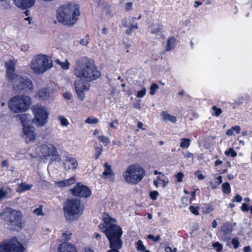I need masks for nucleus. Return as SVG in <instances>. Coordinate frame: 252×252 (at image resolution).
<instances>
[{
	"label": "nucleus",
	"instance_id": "nucleus-57",
	"mask_svg": "<svg viewBox=\"0 0 252 252\" xmlns=\"http://www.w3.org/2000/svg\"><path fill=\"white\" fill-rule=\"evenodd\" d=\"M241 210L243 211H248L249 210V207L247 204L246 203H243L241 206Z\"/></svg>",
	"mask_w": 252,
	"mask_h": 252
},
{
	"label": "nucleus",
	"instance_id": "nucleus-54",
	"mask_svg": "<svg viewBox=\"0 0 252 252\" xmlns=\"http://www.w3.org/2000/svg\"><path fill=\"white\" fill-rule=\"evenodd\" d=\"M195 174L199 180H203L205 178V177L201 173V172L199 170L196 171Z\"/></svg>",
	"mask_w": 252,
	"mask_h": 252
},
{
	"label": "nucleus",
	"instance_id": "nucleus-15",
	"mask_svg": "<svg viewBox=\"0 0 252 252\" xmlns=\"http://www.w3.org/2000/svg\"><path fill=\"white\" fill-rule=\"evenodd\" d=\"M74 86L78 97L81 101H83L85 98L84 91L89 90L88 84H85L81 80H76L74 82Z\"/></svg>",
	"mask_w": 252,
	"mask_h": 252
},
{
	"label": "nucleus",
	"instance_id": "nucleus-40",
	"mask_svg": "<svg viewBox=\"0 0 252 252\" xmlns=\"http://www.w3.org/2000/svg\"><path fill=\"white\" fill-rule=\"evenodd\" d=\"M98 139L103 143H105L106 145L108 144L110 141L109 138L106 136L101 135L98 136Z\"/></svg>",
	"mask_w": 252,
	"mask_h": 252
},
{
	"label": "nucleus",
	"instance_id": "nucleus-2",
	"mask_svg": "<svg viewBox=\"0 0 252 252\" xmlns=\"http://www.w3.org/2000/svg\"><path fill=\"white\" fill-rule=\"evenodd\" d=\"M73 73L76 77L87 82L96 80L100 76L93 61L86 57L75 60Z\"/></svg>",
	"mask_w": 252,
	"mask_h": 252
},
{
	"label": "nucleus",
	"instance_id": "nucleus-8",
	"mask_svg": "<svg viewBox=\"0 0 252 252\" xmlns=\"http://www.w3.org/2000/svg\"><path fill=\"white\" fill-rule=\"evenodd\" d=\"M36 151L40 156L45 159L51 157L52 160L57 162L61 161V157L59 155L57 148L51 143L44 142L37 147Z\"/></svg>",
	"mask_w": 252,
	"mask_h": 252
},
{
	"label": "nucleus",
	"instance_id": "nucleus-27",
	"mask_svg": "<svg viewBox=\"0 0 252 252\" xmlns=\"http://www.w3.org/2000/svg\"><path fill=\"white\" fill-rule=\"evenodd\" d=\"M176 39L174 37L169 38L167 41V44L165 50L166 51H169L174 48L175 44Z\"/></svg>",
	"mask_w": 252,
	"mask_h": 252
},
{
	"label": "nucleus",
	"instance_id": "nucleus-22",
	"mask_svg": "<svg viewBox=\"0 0 252 252\" xmlns=\"http://www.w3.org/2000/svg\"><path fill=\"white\" fill-rule=\"evenodd\" d=\"M160 116L162 120L164 121H169L173 123H175L177 121V118L175 116L171 115L166 111H162Z\"/></svg>",
	"mask_w": 252,
	"mask_h": 252
},
{
	"label": "nucleus",
	"instance_id": "nucleus-7",
	"mask_svg": "<svg viewBox=\"0 0 252 252\" xmlns=\"http://www.w3.org/2000/svg\"><path fill=\"white\" fill-rule=\"evenodd\" d=\"M31 103V98L29 96L18 95L10 100L9 107L15 113H22L29 109Z\"/></svg>",
	"mask_w": 252,
	"mask_h": 252
},
{
	"label": "nucleus",
	"instance_id": "nucleus-43",
	"mask_svg": "<svg viewBox=\"0 0 252 252\" xmlns=\"http://www.w3.org/2000/svg\"><path fill=\"white\" fill-rule=\"evenodd\" d=\"M33 212L37 216L42 215L44 214L42 213V206L40 205L38 208H36L33 211Z\"/></svg>",
	"mask_w": 252,
	"mask_h": 252
},
{
	"label": "nucleus",
	"instance_id": "nucleus-63",
	"mask_svg": "<svg viewBox=\"0 0 252 252\" xmlns=\"http://www.w3.org/2000/svg\"><path fill=\"white\" fill-rule=\"evenodd\" d=\"M112 142H113V145H118V146L121 145V142L118 140H115L113 141Z\"/></svg>",
	"mask_w": 252,
	"mask_h": 252
},
{
	"label": "nucleus",
	"instance_id": "nucleus-44",
	"mask_svg": "<svg viewBox=\"0 0 252 252\" xmlns=\"http://www.w3.org/2000/svg\"><path fill=\"white\" fill-rule=\"evenodd\" d=\"M72 235V233L69 231H65L62 234V236L63 240H68L70 239L71 236Z\"/></svg>",
	"mask_w": 252,
	"mask_h": 252
},
{
	"label": "nucleus",
	"instance_id": "nucleus-23",
	"mask_svg": "<svg viewBox=\"0 0 252 252\" xmlns=\"http://www.w3.org/2000/svg\"><path fill=\"white\" fill-rule=\"evenodd\" d=\"M32 187V185L31 184H26L25 183H21L20 184L16 190L17 192H22L25 191L30 190Z\"/></svg>",
	"mask_w": 252,
	"mask_h": 252
},
{
	"label": "nucleus",
	"instance_id": "nucleus-6",
	"mask_svg": "<svg viewBox=\"0 0 252 252\" xmlns=\"http://www.w3.org/2000/svg\"><path fill=\"white\" fill-rule=\"evenodd\" d=\"M30 66L35 73L41 74L53 66V62L48 56L40 54L32 58Z\"/></svg>",
	"mask_w": 252,
	"mask_h": 252
},
{
	"label": "nucleus",
	"instance_id": "nucleus-11",
	"mask_svg": "<svg viewBox=\"0 0 252 252\" xmlns=\"http://www.w3.org/2000/svg\"><path fill=\"white\" fill-rule=\"evenodd\" d=\"M9 80L13 84V89L17 92L24 90H31L32 88V81L21 75L16 74Z\"/></svg>",
	"mask_w": 252,
	"mask_h": 252
},
{
	"label": "nucleus",
	"instance_id": "nucleus-60",
	"mask_svg": "<svg viewBox=\"0 0 252 252\" xmlns=\"http://www.w3.org/2000/svg\"><path fill=\"white\" fill-rule=\"evenodd\" d=\"M116 123L117 124H118V121H117V120H115L114 121L112 122L111 123H110L109 124V126L113 128H115V129H117V127L115 126V125H114V123Z\"/></svg>",
	"mask_w": 252,
	"mask_h": 252
},
{
	"label": "nucleus",
	"instance_id": "nucleus-34",
	"mask_svg": "<svg viewBox=\"0 0 252 252\" xmlns=\"http://www.w3.org/2000/svg\"><path fill=\"white\" fill-rule=\"evenodd\" d=\"M58 119L61 123V125L63 126H67L69 125V123L67 120L63 116H59Z\"/></svg>",
	"mask_w": 252,
	"mask_h": 252
},
{
	"label": "nucleus",
	"instance_id": "nucleus-61",
	"mask_svg": "<svg viewBox=\"0 0 252 252\" xmlns=\"http://www.w3.org/2000/svg\"><path fill=\"white\" fill-rule=\"evenodd\" d=\"M63 97L66 99L69 100L71 98V94L68 93H64Z\"/></svg>",
	"mask_w": 252,
	"mask_h": 252
},
{
	"label": "nucleus",
	"instance_id": "nucleus-12",
	"mask_svg": "<svg viewBox=\"0 0 252 252\" xmlns=\"http://www.w3.org/2000/svg\"><path fill=\"white\" fill-rule=\"evenodd\" d=\"M24 247L15 238L0 245V252H24Z\"/></svg>",
	"mask_w": 252,
	"mask_h": 252
},
{
	"label": "nucleus",
	"instance_id": "nucleus-42",
	"mask_svg": "<svg viewBox=\"0 0 252 252\" xmlns=\"http://www.w3.org/2000/svg\"><path fill=\"white\" fill-rule=\"evenodd\" d=\"M212 246L218 252H220L222 249V245L218 242L213 243Z\"/></svg>",
	"mask_w": 252,
	"mask_h": 252
},
{
	"label": "nucleus",
	"instance_id": "nucleus-56",
	"mask_svg": "<svg viewBox=\"0 0 252 252\" xmlns=\"http://www.w3.org/2000/svg\"><path fill=\"white\" fill-rule=\"evenodd\" d=\"M132 23L131 25H129V27L131 30H135L138 29L137 23H134L133 22H131Z\"/></svg>",
	"mask_w": 252,
	"mask_h": 252
},
{
	"label": "nucleus",
	"instance_id": "nucleus-59",
	"mask_svg": "<svg viewBox=\"0 0 252 252\" xmlns=\"http://www.w3.org/2000/svg\"><path fill=\"white\" fill-rule=\"evenodd\" d=\"M185 156L186 158H191L192 159L194 158V155L193 154L189 153V152H187L186 154L185 155Z\"/></svg>",
	"mask_w": 252,
	"mask_h": 252
},
{
	"label": "nucleus",
	"instance_id": "nucleus-3",
	"mask_svg": "<svg viewBox=\"0 0 252 252\" xmlns=\"http://www.w3.org/2000/svg\"><path fill=\"white\" fill-rule=\"evenodd\" d=\"M80 15L79 6L73 2H67L60 6L56 12L58 21L64 26L75 25Z\"/></svg>",
	"mask_w": 252,
	"mask_h": 252
},
{
	"label": "nucleus",
	"instance_id": "nucleus-16",
	"mask_svg": "<svg viewBox=\"0 0 252 252\" xmlns=\"http://www.w3.org/2000/svg\"><path fill=\"white\" fill-rule=\"evenodd\" d=\"M16 63L15 60H9L5 63V67L6 68V76L8 79L16 75L14 73Z\"/></svg>",
	"mask_w": 252,
	"mask_h": 252
},
{
	"label": "nucleus",
	"instance_id": "nucleus-48",
	"mask_svg": "<svg viewBox=\"0 0 252 252\" xmlns=\"http://www.w3.org/2000/svg\"><path fill=\"white\" fill-rule=\"evenodd\" d=\"M147 238L149 239L152 240L154 242H157L160 239V236L158 235L155 237L153 235L149 234L147 236Z\"/></svg>",
	"mask_w": 252,
	"mask_h": 252
},
{
	"label": "nucleus",
	"instance_id": "nucleus-55",
	"mask_svg": "<svg viewBox=\"0 0 252 252\" xmlns=\"http://www.w3.org/2000/svg\"><path fill=\"white\" fill-rule=\"evenodd\" d=\"M165 251L166 252H176L177 249L176 248H174L173 249H172L171 247H170L169 246H167L165 248Z\"/></svg>",
	"mask_w": 252,
	"mask_h": 252
},
{
	"label": "nucleus",
	"instance_id": "nucleus-4",
	"mask_svg": "<svg viewBox=\"0 0 252 252\" xmlns=\"http://www.w3.org/2000/svg\"><path fill=\"white\" fill-rule=\"evenodd\" d=\"M84 206L80 199L71 198L67 199L63 204V210L65 219L70 222L76 221L83 214Z\"/></svg>",
	"mask_w": 252,
	"mask_h": 252
},
{
	"label": "nucleus",
	"instance_id": "nucleus-46",
	"mask_svg": "<svg viewBox=\"0 0 252 252\" xmlns=\"http://www.w3.org/2000/svg\"><path fill=\"white\" fill-rule=\"evenodd\" d=\"M212 110L215 112V115L216 116H219L222 113V110L220 108H218L214 106L212 107Z\"/></svg>",
	"mask_w": 252,
	"mask_h": 252
},
{
	"label": "nucleus",
	"instance_id": "nucleus-29",
	"mask_svg": "<svg viewBox=\"0 0 252 252\" xmlns=\"http://www.w3.org/2000/svg\"><path fill=\"white\" fill-rule=\"evenodd\" d=\"M56 63L60 65L63 69L67 70L69 68L70 63L66 59L64 62H61L59 60H57Z\"/></svg>",
	"mask_w": 252,
	"mask_h": 252
},
{
	"label": "nucleus",
	"instance_id": "nucleus-20",
	"mask_svg": "<svg viewBox=\"0 0 252 252\" xmlns=\"http://www.w3.org/2000/svg\"><path fill=\"white\" fill-rule=\"evenodd\" d=\"M221 231L225 239L227 238L233 230V226L230 223H226L221 226Z\"/></svg>",
	"mask_w": 252,
	"mask_h": 252
},
{
	"label": "nucleus",
	"instance_id": "nucleus-14",
	"mask_svg": "<svg viewBox=\"0 0 252 252\" xmlns=\"http://www.w3.org/2000/svg\"><path fill=\"white\" fill-rule=\"evenodd\" d=\"M22 136L25 139L26 143L33 141L36 137V134L34 132L33 126H24L23 127V134Z\"/></svg>",
	"mask_w": 252,
	"mask_h": 252
},
{
	"label": "nucleus",
	"instance_id": "nucleus-53",
	"mask_svg": "<svg viewBox=\"0 0 252 252\" xmlns=\"http://www.w3.org/2000/svg\"><path fill=\"white\" fill-rule=\"evenodd\" d=\"M132 3L131 2H128L125 4V9L126 11L131 10L132 9Z\"/></svg>",
	"mask_w": 252,
	"mask_h": 252
},
{
	"label": "nucleus",
	"instance_id": "nucleus-35",
	"mask_svg": "<svg viewBox=\"0 0 252 252\" xmlns=\"http://www.w3.org/2000/svg\"><path fill=\"white\" fill-rule=\"evenodd\" d=\"M136 249L138 251L140 252H144L145 251V247L141 240H138L136 243Z\"/></svg>",
	"mask_w": 252,
	"mask_h": 252
},
{
	"label": "nucleus",
	"instance_id": "nucleus-31",
	"mask_svg": "<svg viewBox=\"0 0 252 252\" xmlns=\"http://www.w3.org/2000/svg\"><path fill=\"white\" fill-rule=\"evenodd\" d=\"M94 149L95 154L94 155V158L95 159H97L102 153L103 148L102 145L100 144L99 146H95L94 147Z\"/></svg>",
	"mask_w": 252,
	"mask_h": 252
},
{
	"label": "nucleus",
	"instance_id": "nucleus-58",
	"mask_svg": "<svg viewBox=\"0 0 252 252\" xmlns=\"http://www.w3.org/2000/svg\"><path fill=\"white\" fill-rule=\"evenodd\" d=\"M242 201V197L239 194H237L233 199V201L240 202Z\"/></svg>",
	"mask_w": 252,
	"mask_h": 252
},
{
	"label": "nucleus",
	"instance_id": "nucleus-47",
	"mask_svg": "<svg viewBox=\"0 0 252 252\" xmlns=\"http://www.w3.org/2000/svg\"><path fill=\"white\" fill-rule=\"evenodd\" d=\"M184 177V174L182 172H179L177 175H176L175 177L177 179V181L179 183L182 182L183 178Z\"/></svg>",
	"mask_w": 252,
	"mask_h": 252
},
{
	"label": "nucleus",
	"instance_id": "nucleus-36",
	"mask_svg": "<svg viewBox=\"0 0 252 252\" xmlns=\"http://www.w3.org/2000/svg\"><path fill=\"white\" fill-rule=\"evenodd\" d=\"M8 191L7 189H0V200L4 199L7 197Z\"/></svg>",
	"mask_w": 252,
	"mask_h": 252
},
{
	"label": "nucleus",
	"instance_id": "nucleus-28",
	"mask_svg": "<svg viewBox=\"0 0 252 252\" xmlns=\"http://www.w3.org/2000/svg\"><path fill=\"white\" fill-rule=\"evenodd\" d=\"M241 130V128L239 126H232L230 129H228L226 131V134L229 136H232L233 134V132H235L236 133H239Z\"/></svg>",
	"mask_w": 252,
	"mask_h": 252
},
{
	"label": "nucleus",
	"instance_id": "nucleus-21",
	"mask_svg": "<svg viewBox=\"0 0 252 252\" xmlns=\"http://www.w3.org/2000/svg\"><path fill=\"white\" fill-rule=\"evenodd\" d=\"M76 179L75 176L70 178L69 179L59 181L56 183L57 186L59 187H64L74 184Z\"/></svg>",
	"mask_w": 252,
	"mask_h": 252
},
{
	"label": "nucleus",
	"instance_id": "nucleus-49",
	"mask_svg": "<svg viewBox=\"0 0 252 252\" xmlns=\"http://www.w3.org/2000/svg\"><path fill=\"white\" fill-rule=\"evenodd\" d=\"M158 195V193L157 191H153L150 192V197L152 200H156Z\"/></svg>",
	"mask_w": 252,
	"mask_h": 252
},
{
	"label": "nucleus",
	"instance_id": "nucleus-1",
	"mask_svg": "<svg viewBox=\"0 0 252 252\" xmlns=\"http://www.w3.org/2000/svg\"><path fill=\"white\" fill-rule=\"evenodd\" d=\"M99 228L105 234L108 238L111 250L107 252H119L123 245L121 236L122 229L116 224L115 219L111 218L108 214L103 215V222L99 225Z\"/></svg>",
	"mask_w": 252,
	"mask_h": 252
},
{
	"label": "nucleus",
	"instance_id": "nucleus-45",
	"mask_svg": "<svg viewBox=\"0 0 252 252\" xmlns=\"http://www.w3.org/2000/svg\"><path fill=\"white\" fill-rule=\"evenodd\" d=\"M146 93V90L145 88L142 89V90L138 91L136 96L137 97L140 98L143 97Z\"/></svg>",
	"mask_w": 252,
	"mask_h": 252
},
{
	"label": "nucleus",
	"instance_id": "nucleus-25",
	"mask_svg": "<svg viewBox=\"0 0 252 252\" xmlns=\"http://www.w3.org/2000/svg\"><path fill=\"white\" fill-rule=\"evenodd\" d=\"M37 95L39 98L43 100L48 99L51 96L49 92L46 89H42L39 91Z\"/></svg>",
	"mask_w": 252,
	"mask_h": 252
},
{
	"label": "nucleus",
	"instance_id": "nucleus-19",
	"mask_svg": "<svg viewBox=\"0 0 252 252\" xmlns=\"http://www.w3.org/2000/svg\"><path fill=\"white\" fill-rule=\"evenodd\" d=\"M58 252H77L75 246L69 243H62L58 248Z\"/></svg>",
	"mask_w": 252,
	"mask_h": 252
},
{
	"label": "nucleus",
	"instance_id": "nucleus-10",
	"mask_svg": "<svg viewBox=\"0 0 252 252\" xmlns=\"http://www.w3.org/2000/svg\"><path fill=\"white\" fill-rule=\"evenodd\" d=\"M0 218L12 225L19 226L22 223V214L20 211L6 207L0 213Z\"/></svg>",
	"mask_w": 252,
	"mask_h": 252
},
{
	"label": "nucleus",
	"instance_id": "nucleus-17",
	"mask_svg": "<svg viewBox=\"0 0 252 252\" xmlns=\"http://www.w3.org/2000/svg\"><path fill=\"white\" fill-rule=\"evenodd\" d=\"M13 1L17 6L25 9L32 7L35 0H13Z\"/></svg>",
	"mask_w": 252,
	"mask_h": 252
},
{
	"label": "nucleus",
	"instance_id": "nucleus-37",
	"mask_svg": "<svg viewBox=\"0 0 252 252\" xmlns=\"http://www.w3.org/2000/svg\"><path fill=\"white\" fill-rule=\"evenodd\" d=\"M135 19V17H130L128 20L126 19H124L122 21V24L124 27L128 28L129 27V25H130V23H131V22H133Z\"/></svg>",
	"mask_w": 252,
	"mask_h": 252
},
{
	"label": "nucleus",
	"instance_id": "nucleus-51",
	"mask_svg": "<svg viewBox=\"0 0 252 252\" xmlns=\"http://www.w3.org/2000/svg\"><path fill=\"white\" fill-rule=\"evenodd\" d=\"M88 42H89V39L87 36L81 39V40L80 41V43L82 46H87Z\"/></svg>",
	"mask_w": 252,
	"mask_h": 252
},
{
	"label": "nucleus",
	"instance_id": "nucleus-5",
	"mask_svg": "<svg viewBox=\"0 0 252 252\" xmlns=\"http://www.w3.org/2000/svg\"><path fill=\"white\" fill-rule=\"evenodd\" d=\"M145 172L139 164H134L128 166L124 172L123 177L128 184L137 185L145 176Z\"/></svg>",
	"mask_w": 252,
	"mask_h": 252
},
{
	"label": "nucleus",
	"instance_id": "nucleus-38",
	"mask_svg": "<svg viewBox=\"0 0 252 252\" xmlns=\"http://www.w3.org/2000/svg\"><path fill=\"white\" fill-rule=\"evenodd\" d=\"M158 88V86L156 83H153L150 88V94L154 95L156 93V91Z\"/></svg>",
	"mask_w": 252,
	"mask_h": 252
},
{
	"label": "nucleus",
	"instance_id": "nucleus-62",
	"mask_svg": "<svg viewBox=\"0 0 252 252\" xmlns=\"http://www.w3.org/2000/svg\"><path fill=\"white\" fill-rule=\"evenodd\" d=\"M133 106L135 108L137 109L138 110H140L141 109V106L139 103H134Z\"/></svg>",
	"mask_w": 252,
	"mask_h": 252
},
{
	"label": "nucleus",
	"instance_id": "nucleus-33",
	"mask_svg": "<svg viewBox=\"0 0 252 252\" xmlns=\"http://www.w3.org/2000/svg\"><path fill=\"white\" fill-rule=\"evenodd\" d=\"M85 123L88 124H96L98 122V119L96 118H94V117H90L88 118L85 120Z\"/></svg>",
	"mask_w": 252,
	"mask_h": 252
},
{
	"label": "nucleus",
	"instance_id": "nucleus-9",
	"mask_svg": "<svg viewBox=\"0 0 252 252\" xmlns=\"http://www.w3.org/2000/svg\"><path fill=\"white\" fill-rule=\"evenodd\" d=\"M32 111L34 115L33 123L37 126H43L48 122L49 113L46 107L41 104H37L32 106Z\"/></svg>",
	"mask_w": 252,
	"mask_h": 252
},
{
	"label": "nucleus",
	"instance_id": "nucleus-64",
	"mask_svg": "<svg viewBox=\"0 0 252 252\" xmlns=\"http://www.w3.org/2000/svg\"><path fill=\"white\" fill-rule=\"evenodd\" d=\"M222 183V177L221 176H218L217 178V184L220 185Z\"/></svg>",
	"mask_w": 252,
	"mask_h": 252
},
{
	"label": "nucleus",
	"instance_id": "nucleus-13",
	"mask_svg": "<svg viewBox=\"0 0 252 252\" xmlns=\"http://www.w3.org/2000/svg\"><path fill=\"white\" fill-rule=\"evenodd\" d=\"M72 194L74 196L81 197H88L91 194V191L86 186L78 183L73 189L70 190Z\"/></svg>",
	"mask_w": 252,
	"mask_h": 252
},
{
	"label": "nucleus",
	"instance_id": "nucleus-50",
	"mask_svg": "<svg viewBox=\"0 0 252 252\" xmlns=\"http://www.w3.org/2000/svg\"><path fill=\"white\" fill-rule=\"evenodd\" d=\"M189 209L190 212L193 214L195 215H197L199 214L198 209L197 207H195L193 206H190Z\"/></svg>",
	"mask_w": 252,
	"mask_h": 252
},
{
	"label": "nucleus",
	"instance_id": "nucleus-39",
	"mask_svg": "<svg viewBox=\"0 0 252 252\" xmlns=\"http://www.w3.org/2000/svg\"><path fill=\"white\" fill-rule=\"evenodd\" d=\"M222 189L224 193L228 194L230 192V187L229 184L226 182L222 185Z\"/></svg>",
	"mask_w": 252,
	"mask_h": 252
},
{
	"label": "nucleus",
	"instance_id": "nucleus-52",
	"mask_svg": "<svg viewBox=\"0 0 252 252\" xmlns=\"http://www.w3.org/2000/svg\"><path fill=\"white\" fill-rule=\"evenodd\" d=\"M231 243L233 245V247L235 249H237L239 246V242L237 239H233L232 240Z\"/></svg>",
	"mask_w": 252,
	"mask_h": 252
},
{
	"label": "nucleus",
	"instance_id": "nucleus-18",
	"mask_svg": "<svg viewBox=\"0 0 252 252\" xmlns=\"http://www.w3.org/2000/svg\"><path fill=\"white\" fill-rule=\"evenodd\" d=\"M63 165L66 169H75L77 167L78 162L75 158L66 156L63 162Z\"/></svg>",
	"mask_w": 252,
	"mask_h": 252
},
{
	"label": "nucleus",
	"instance_id": "nucleus-24",
	"mask_svg": "<svg viewBox=\"0 0 252 252\" xmlns=\"http://www.w3.org/2000/svg\"><path fill=\"white\" fill-rule=\"evenodd\" d=\"M149 29L151 32L153 34L157 33L162 29L161 26L158 22L151 24L149 26Z\"/></svg>",
	"mask_w": 252,
	"mask_h": 252
},
{
	"label": "nucleus",
	"instance_id": "nucleus-30",
	"mask_svg": "<svg viewBox=\"0 0 252 252\" xmlns=\"http://www.w3.org/2000/svg\"><path fill=\"white\" fill-rule=\"evenodd\" d=\"M104 166L105 167V170L102 174L103 176H107L108 175H111L113 173L111 166L109 165L108 163L105 162L104 164Z\"/></svg>",
	"mask_w": 252,
	"mask_h": 252
},
{
	"label": "nucleus",
	"instance_id": "nucleus-32",
	"mask_svg": "<svg viewBox=\"0 0 252 252\" xmlns=\"http://www.w3.org/2000/svg\"><path fill=\"white\" fill-rule=\"evenodd\" d=\"M181 141L180 146L182 148H188L190 145V140L189 138H182Z\"/></svg>",
	"mask_w": 252,
	"mask_h": 252
},
{
	"label": "nucleus",
	"instance_id": "nucleus-41",
	"mask_svg": "<svg viewBox=\"0 0 252 252\" xmlns=\"http://www.w3.org/2000/svg\"><path fill=\"white\" fill-rule=\"evenodd\" d=\"M225 154L227 156L230 155L232 157H236L237 156V153L233 148H230L228 151H226Z\"/></svg>",
	"mask_w": 252,
	"mask_h": 252
},
{
	"label": "nucleus",
	"instance_id": "nucleus-26",
	"mask_svg": "<svg viewBox=\"0 0 252 252\" xmlns=\"http://www.w3.org/2000/svg\"><path fill=\"white\" fill-rule=\"evenodd\" d=\"M18 117L23 125V127L28 126V123L30 122L29 115L26 114H20L18 115Z\"/></svg>",
	"mask_w": 252,
	"mask_h": 252
}]
</instances>
